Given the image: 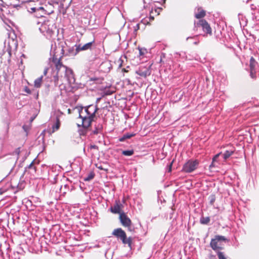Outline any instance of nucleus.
<instances>
[{
  "instance_id": "obj_4",
  "label": "nucleus",
  "mask_w": 259,
  "mask_h": 259,
  "mask_svg": "<svg viewBox=\"0 0 259 259\" xmlns=\"http://www.w3.org/2000/svg\"><path fill=\"white\" fill-rule=\"evenodd\" d=\"M112 235L119 238L123 244H127L130 247H131L132 238L128 237L127 238L125 232L121 228L114 229L112 232Z\"/></svg>"
},
{
  "instance_id": "obj_10",
  "label": "nucleus",
  "mask_w": 259,
  "mask_h": 259,
  "mask_svg": "<svg viewBox=\"0 0 259 259\" xmlns=\"http://www.w3.org/2000/svg\"><path fill=\"white\" fill-rule=\"evenodd\" d=\"M257 63L255 59L251 57L250 59L249 68H250V75L251 78H255L256 77L255 66Z\"/></svg>"
},
{
  "instance_id": "obj_27",
  "label": "nucleus",
  "mask_w": 259,
  "mask_h": 259,
  "mask_svg": "<svg viewBox=\"0 0 259 259\" xmlns=\"http://www.w3.org/2000/svg\"><path fill=\"white\" fill-rule=\"evenodd\" d=\"M83 115H85L86 116H89V110L88 109V108L86 107L84 108L83 107Z\"/></svg>"
},
{
  "instance_id": "obj_44",
  "label": "nucleus",
  "mask_w": 259,
  "mask_h": 259,
  "mask_svg": "<svg viewBox=\"0 0 259 259\" xmlns=\"http://www.w3.org/2000/svg\"><path fill=\"white\" fill-rule=\"evenodd\" d=\"M251 139H250V140H247V142L250 143V142H251Z\"/></svg>"
},
{
  "instance_id": "obj_14",
  "label": "nucleus",
  "mask_w": 259,
  "mask_h": 259,
  "mask_svg": "<svg viewBox=\"0 0 259 259\" xmlns=\"http://www.w3.org/2000/svg\"><path fill=\"white\" fill-rule=\"evenodd\" d=\"M60 126L59 116L57 115L56 117V122L52 126V132L54 133L58 130Z\"/></svg>"
},
{
  "instance_id": "obj_3",
  "label": "nucleus",
  "mask_w": 259,
  "mask_h": 259,
  "mask_svg": "<svg viewBox=\"0 0 259 259\" xmlns=\"http://www.w3.org/2000/svg\"><path fill=\"white\" fill-rule=\"evenodd\" d=\"M74 110H76L79 114V117L82 119L81 125L84 130L81 132L80 135H84L87 132V129L91 125L92 121L94 117L86 116L83 115V107L77 106L74 108Z\"/></svg>"
},
{
  "instance_id": "obj_16",
  "label": "nucleus",
  "mask_w": 259,
  "mask_h": 259,
  "mask_svg": "<svg viewBox=\"0 0 259 259\" xmlns=\"http://www.w3.org/2000/svg\"><path fill=\"white\" fill-rule=\"evenodd\" d=\"M198 13H196L195 16L197 19L203 18L205 15V12L201 8L198 9Z\"/></svg>"
},
{
  "instance_id": "obj_41",
  "label": "nucleus",
  "mask_w": 259,
  "mask_h": 259,
  "mask_svg": "<svg viewBox=\"0 0 259 259\" xmlns=\"http://www.w3.org/2000/svg\"><path fill=\"white\" fill-rule=\"evenodd\" d=\"M198 42H199L198 41H195V42H194V44L195 45H197L198 44Z\"/></svg>"
},
{
  "instance_id": "obj_17",
  "label": "nucleus",
  "mask_w": 259,
  "mask_h": 259,
  "mask_svg": "<svg viewBox=\"0 0 259 259\" xmlns=\"http://www.w3.org/2000/svg\"><path fill=\"white\" fill-rule=\"evenodd\" d=\"M20 152V148H18L15 150V151L13 152V155H14V157H13V164L15 165L17 162V160L18 159V155Z\"/></svg>"
},
{
  "instance_id": "obj_34",
  "label": "nucleus",
  "mask_w": 259,
  "mask_h": 259,
  "mask_svg": "<svg viewBox=\"0 0 259 259\" xmlns=\"http://www.w3.org/2000/svg\"><path fill=\"white\" fill-rule=\"evenodd\" d=\"M48 68H46L45 69V70L44 71V75H46V74L48 73Z\"/></svg>"
},
{
  "instance_id": "obj_30",
  "label": "nucleus",
  "mask_w": 259,
  "mask_h": 259,
  "mask_svg": "<svg viewBox=\"0 0 259 259\" xmlns=\"http://www.w3.org/2000/svg\"><path fill=\"white\" fill-rule=\"evenodd\" d=\"M222 154V152L220 153H218L217 154V155H215L214 157L212 159V161L213 162H214L218 158L219 156H220V155H221Z\"/></svg>"
},
{
  "instance_id": "obj_32",
  "label": "nucleus",
  "mask_w": 259,
  "mask_h": 259,
  "mask_svg": "<svg viewBox=\"0 0 259 259\" xmlns=\"http://www.w3.org/2000/svg\"><path fill=\"white\" fill-rule=\"evenodd\" d=\"M208 259H217L215 255L210 254Z\"/></svg>"
},
{
  "instance_id": "obj_12",
  "label": "nucleus",
  "mask_w": 259,
  "mask_h": 259,
  "mask_svg": "<svg viewBox=\"0 0 259 259\" xmlns=\"http://www.w3.org/2000/svg\"><path fill=\"white\" fill-rule=\"evenodd\" d=\"M119 219L121 223L123 226L130 227L131 225V221L129 218L123 212L119 215Z\"/></svg>"
},
{
  "instance_id": "obj_36",
  "label": "nucleus",
  "mask_w": 259,
  "mask_h": 259,
  "mask_svg": "<svg viewBox=\"0 0 259 259\" xmlns=\"http://www.w3.org/2000/svg\"><path fill=\"white\" fill-rule=\"evenodd\" d=\"M213 166H214V162L212 161L211 164L209 165V168L211 169Z\"/></svg>"
},
{
  "instance_id": "obj_38",
  "label": "nucleus",
  "mask_w": 259,
  "mask_h": 259,
  "mask_svg": "<svg viewBox=\"0 0 259 259\" xmlns=\"http://www.w3.org/2000/svg\"><path fill=\"white\" fill-rule=\"evenodd\" d=\"M149 18L151 20H154V17L153 16H150Z\"/></svg>"
},
{
  "instance_id": "obj_6",
  "label": "nucleus",
  "mask_w": 259,
  "mask_h": 259,
  "mask_svg": "<svg viewBox=\"0 0 259 259\" xmlns=\"http://www.w3.org/2000/svg\"><path fill=\"white\" fill-rule=\"evenodd\" d=\"M198 165L197 160H189L184 165L183 170L186 172H191L197 168Z\"/></svg>"
},
{
  "instance_id": "obj_7",
  "label": "nucleus",
  "mask_w": 259,
  "mask_h": 259,
  "mask_svg": "<svg viewBox=\"0 0 259 259\" xmlns=\"http://www.w3.org/2000/svg\"><path fill=\"white\" fill-rule=\"evenodd\" d=\"M200 26L202 27L204 32L209 34H211V28L206 20L203 19L200 20L197 23L195 24V27Z\"/></svg>"
},
{
  "instance_id": "obj_39",
  "label": "nucleus",
  "mask_w": 259,
  "mask_h": 259,
  "mask_svg": "<svg viewBox=\"0 0 259 259\" xmlns=\"http://www.w3.org/2000/svg\"><path fill=\"white\" fill-rule=\"evenodd\" d=\"M139 28V24L136 25V28H135V30L138 29Z\"/></svg>"
},
{
  "instance_id": "obj_35",
  "label": "nucleus",
  "mask_w": 259,
  "mask_h": 259,
  "mask_svg": "<svg viewBox=\"0 0 259 259\" xmlns=\"http://www.w3.org/2000/svg\"><path fill=\"white\" fill-rule=\"evenodd\" d=\"M125 139H126L125 137H124V136L123 135L121 138H120L119 139V141L120 142H123L124 141Z\"/></svg>"
},
{
  "instance_id": "obj_28",
  "label": "nucleus",
  "mask_w": 259,
  "mask_h": 259,
  "mask_svg": "<svg viewBox=\"0 0 259 259\" xmlns=\"http://www.w3.org/2000/svg\"><path fill=\"white\" fill-rule=\"evenodd\" d=\"M135 135V134H129V133H127V134H124V137L127 139H130L131 138V137L134 136Z\"/></svg>"
},
{
  "instance_id": "obj_43",
  "label": "nucleus",
  "mask_w": 259,
  "mask_h": 259,
  "mask_svg": "<svg viewBox=\"0 0 259 259\" xmlns=\"http://www.w3.org/2000/svg\"><path fill=\"white\" fill-rule=\"evenodd\" d=\"M140 54L141 55H143V53H142V52H141V50H140Z\"/></svg>"
},
{
  "instance_id": "obj_19",
  "label": "nucleus",
  "mask_w": 259,
  "mask_h": 259,
  "mask_svg": "<svg viewBox=\"0 0 259 259\" xmlns=\"http://www.w3.org/2000/svg\"><path fill=\"white\" fill-rule=\"evenodd\" d=\"M234 152L233 150H226L223 154V158L224 159H227Z\"/></svg>"
},
{
  "instance_id": "obj_26",
  "label": "nucleus",
  "mask_w": 259,
  "mask_h": 259,
  "mask_svg": "<svg viewBox=\"0 0 259 259\" xmlns=\"http://www.w3.org/2000/svg\"><path fill=\"white\" fill-rule=\"evenodd\" d=\"M102 128V125L99 126L98 127L96 128V130L93 131V134H97L99 133L101 129Z\"/></svg>"
},
{
  "instance_id": "obj_24",
  "label": "nucleus",
  "mask_w": 259,
  "mask_h": 259,
  "mask_svg": "<svg viewBox=\"0 0 259 259\" xmlns=\"http://www.w3.org/2000/svg\"><path fill=\"white\" fill-rule=\"evenodd\" d=\"M217 254L219 259H227L224 252L218 251Z\"/></svg>"
},
{
  "instance_id": "obj_31",
  "label": "nucleus",
  "mask_w": 259,
  "mask_h": 259,
  "mask_svg": "<svg viewBox=\"0 0 259 259\" xmlns=\"http://www.w3.org/2000/svg\"><path fill=\"white\" fill-rule=\"evenodd\" d=\"M90 148L91 149H96V150H98V147L95 145H91L90 146Z\"/></svg>"
},
{
  "instance_id": "obj_15",
  "label": "nucleus",
  "mask_w": 259,
  "mask_h": 259,
  "mask_svg": "<svg viewBox=\"0 0 259 259\" xmlns=\"http://www.w3.org/2000/svg\"><path fill=\"white\" fill-rule=\"evenodd\" d=\"M31 10L33 12H36L37 11H40L41 13L39 14L40 17L43 16L44 15L46 14V10L42 7H33L31 8Z\"/></svg>"
},
{
  "instance_id": "obj_8",
  "label": "nucleus",
  "mask_w": 259,
  "mask_h": 259,
  "mask_svg": "<svg viewBox=\"0 0 259 259\" xmlns=\"http://www.w3.org/2000/svg\"><path fill=\"white\" fill-rule=\"evenodd\" d=\"M150 68V67L149 66H141L138 70L136 71V73L141 76L146 77L147 76H149L151 74V70Z\"/></svg>"
},
{
  "instance_id": "obj_21",
  "label": "nucleus",
  "mask_w": 259,
  "mask_h": 259,
  "mask_svg": "<svg viewBox=\"0 0 259 259\" xmlns=\"http://www.w3.org/2000/svg\"><path fill=\"white\" fill-rule=\"evenodd\" d=\"M250 127H246L245 131V134L244 133V141L245 139H247L248 137H251V134L250 133Z\"/></svg>"
},
{
  "instance_id": "obj_40",
  "label": "nucleus",
  "mask_w": 259,
  "mask_h": 259,
  "mask_svg": "<svg viewBox=\"0 0 259 259\" xmlns=\"http://www.w3.org/2000/svg\"><path fill=\"white\" fill-rule=\"evenodd\" d=\"M240 15H241L240 14H238V16H239V20H240ZM239 21H240V20H239ZM240 24H241V21H240Z\"/></svg>"
},
{
  "instance_id": "obj_45",
  "label": "nucleus",
  "mask_w": 259,
  "mask_h": 259,
  "mask_svg": "<svg viewBox=\"0 0 259 259\" xmlns=\"http://www.w3.org/2000/svg\"><path fill=\"white\" fill-rule=\"evenodd\" d=\"M9 55H10H10H11V52H10V51H9Z\"/></svg>"
},
{
  "instance_id": "obj_37",
  "label": "nucleus",
  "mask_w": 259,
  "mask_h": 259,
  "mask_svg": "<svg viewBox=\"0 0 259 259\" xmlns=\"http://www.w3.org/2000/svg\"><path fill=\"white\" fill-rule=\"evenodd\" d=\"M68 113L71 114V110L70 109H68Z\"/></svg>"
},
{
  "instance_id": "obj_11",
  "label": "nucleus",
  "mask_w": 259,
  "mask_h": 259,
  "mask_svg": "<svg viewBox=\"0 0 259 259\" xmlns=\"http://www.w3.org/2000/svg\"><path fill=\"white\" fill-rule=\"evenodd\" d=\"M123 207L122 204L120 203L119 200H116L115 203L113 206H111L110 208L111 212L113 213H119V214L121 211V208Z\"/></svg>"
},
{
  "instance_id": "obj_13",
  "label": "nucleus",
  "mask_w": 259,
  "mask_h": 259,
  "mask_svg": "<svg viewBox=\"0 0 259 259\" xmlns=\"http://www.w3.org/2000/svg\"><path fill=\"white\" fill-rule=\"evenodd\" d=\"M87 108L89 110V116L93 117H95V114L97 112V110H98L97 106L91 105L87 106Z\"/></svg>"
},
{
  "instance_id": "obj_20",
  "label": "nucleus",
  "mask_w": 259,
  "mask_h": 259,
  "mask_svg": "<svg viewBox=\"0 0 259 259\" xmlns=\"http://www.w3.org/2000/svg\"><path fill=\"white\" fill-rule=\"evenodd\" d=\"M42 76H41L40 77L37 78L34 81V86L36 88H39L41 85L42 80Z\"/></svg>"
},
{
  "instance_id": "obj_9",
  "label": "nucleus",
  "mask_w": 259,
  "mask_h": 259,
  "mask_svg": "<svg viewBox=\"0 0 259 259\" xmlns=\"http://www.w3.org/2000/svg\"><path fill=\"white\" fill-rule=\"evenodd\" d=\"M94 43V40L91 41L90 42L87 43L83 46H82L80 44H79L78 45H75V47H76V49H75V55H76L77 53H78L79 51L91 50L92 49V47Z\"/></svg>"
},
{
  "instance_id": "obj_1",
  "label": "nucleus",
  "mask_w": 259,
  "mask_h": 259,
  "mask_svg": "<svg viewBox=\"0 0 259 259\" xmlns=\"http://www.w3.org/2000/svg\"><path fill=\"white\" fill-rule=\"evenodd\" d=\"M61 57L58 60L57 58H53V61L55 64L56 73L53 76V79L55 85H57L59 80L62 81L66 79L69 81L70 78L72 77V70L64 65L60 61Z\"/></svg>"
},
{
  "instance_id": "obj_18",
  "label": "nucleus",
  "mask_w": 259,
  "mask_h": 259,
  "mask_svg": "<svg viewBox=\"0 0 259 259\" xmlns=\"http://www.w3.org/2000/svg\"><path fill=\"white\" fill-rule=\"evenodd\" d=\"M27 169L28 170H29V172L32 174L34 175V174L36 172V167L33 165V162H32L27 167Z\"/></svg>"
},
{
  "instance_id": "obj_33",
  "label": "nucleus",
  "mask_w": 259,
  "mask_h": 259,
  "mask_svg": "<svg viewBox=\"0 0 259 259\" xmlns=\"http://www.w3.org/2000/svg\"><path fill=\"white\" fill-rule=\"evenodd\" d=\"M172 164V162H171L168 166V172H170L171 171Z\"/></svg>"
},
{
  "instance_id": "obj_42",
  "label": "nucleus",
  "mask_w": 259,
  "mask_h": 259,
  "mask_svg": "<svg viewBox=\"0 0 259 259\" xmlns=\"http://www.w3.org/2000/svg\"><path fill=\"white\" fill-rule=\"evenodd\" d=\"M61 52H62V53L63 54L64 50L62 48H61Z\"/></svg>"
},
{
  "instance_id": "obj_2",
  "label": "nucleus",
  "mask_w": 259,
  "mask_h": 259,
  "mask_svg": "<svg viewBox=\"0 0 259 259\" xmlns=\"http://www.w3.org/2000/svg\"><path fill=\"white\" fill-rule=\"evenodd\" d=\"M35 23L38 26L39 24L41 23L40 26L39 27V31L46 36V37L50 38L55 35L57 28L53 21L47 20L43 22L36 21Z\"/></svg>"
},
{
  "instance_id": "obj_22",
  "label": "nucleus",
  "mask_w": 259,
  "mask_h": 259,
  "mask_svg": "<svg viewBox=\"0 0 259 259\" xmlns=\"http://www.w3.org/2000/svg\"><path fill=\"white\" fill-rule=\"evenodd\" d=\"M210 221L209 217H202L200 219V223L202 224H207Z\"/></svg>"
},
{
  "instance_id": "obj_5",
  "label": "nucleus",
  "mask_w": 259,
  "mask_h": 259,
  "mask_svg": "<svg viewBox=\"0 0 259 259\" xmlns=\"http://www.w3.org/2000/svg\"><path fill=\"white\" fill-rule=\"evenodd\" d=\"M226 241H227V239L224 236L217 235L214 238L211 239L210 245L214 250L222 249L221 242Z\"/></svg>"
},
{
  "instance_id": "obj_46",
  "label": "nucleus",
  "mask_w": 259,
  "mask_h": 259,
  "mask_svg": "<svg viewBox=\"0 0 259 259\" xmlns=\"http://www.w3.org/2000/svg\"><path fill=\"white\" fill-rule=\"evenodd\" d=\"M190 37H187V39L188 40L189 38H190Z\"/></svg>"
},
{
  "instance_id": "obj_29",
  "label": "nucleus",
  "mask_w": 259,
  "mask_h": 259,
  "mask_svg": "<svg viewBox=\"0 0 259 259\" xmlns=\"http://www.w3.org/2000/svg\"><path fill=\"white\" fill-rule=\"evenodd\" d=\"M94 178V175L91 174L87 178H85V181H90Z\"/></svg>"
},
{
  "instance_id": "obj_23",
  "label": "nucleus",
  "mask_w": 259,
  "mask_h": 259,
  "mask_svg": "<svg viewBox=\"0 0 259 259\" xmlns=\"http://www.w3.org/2000/svg\"><path fill=\"white\" fill-rule=\"evenodd\" d=\"M122 154L125 156H131L134 154V150H124L122 152Z\"/></svg>"
},
{
  "instance_id": "obj_25",
  "label": "nucleus",
  "mask_w": 259,
  "mask_h": 259,
  "mask_svg": "<svg viewBox=\"0 0 259 259\" xmlns=\"http://www.w3.org/2000/svg\"><path fill=\"white\" fill-rule=\"evenodd\" d=\"M114 92V90H110L108 89V90H106L104 91V94L106 96H108V95H112Z\"/></svg>"
}]
</instances>
